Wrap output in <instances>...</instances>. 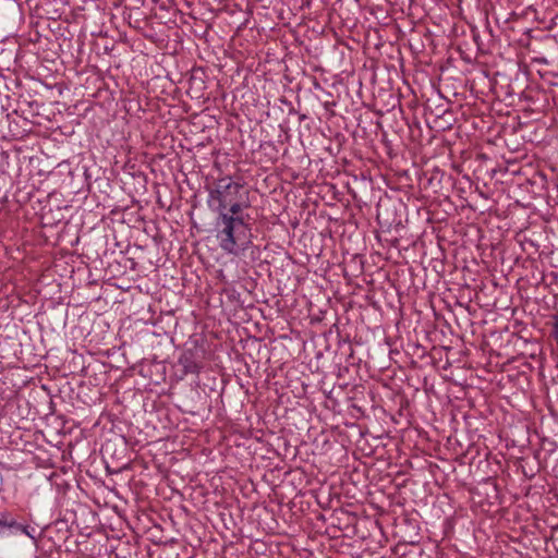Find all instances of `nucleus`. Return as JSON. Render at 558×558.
I'll use <instances>...</instances> for the list:
<instances>
[{"label": "nucleus", "mask_w": 558, "mask_h": 558, "mask_svg": "<svg viewBox=\"0 0 558 558\" xmlns=\"http://www.w3.org/2000/svg\"><path fill=\"white\" fill-rule=\"evenodd\" d=\"M252 228L248 219L232 215L216 218V239L227 254L239 256L252 245Z\"/></svg>", "instance_id": "obj_1"}, {"label": "nucleus", "mask_w": 558, "mask_h": 558, "mask_svg": "<svg viewBox=\"0 0 558 558\" xmlns=\"http://www.w3.org/2000/svg\"><path fill=\"white\" fill-rule=\"evenodd\" d=\"M14 525V519L7 511L0 512V527H10Z\"/></svg>", "instance_id": "obj_7"}, {"label": "nucleus", "mask_w": 558, "mask_h": 558, "mask_svg": "<svg viewBox=\"0 0 558 558\" xmlns=\"http://www.w3.org/2000/svg\"><path fill=\"white\" fill-rule=\"evenodd\" d=\"M244 186L240 182L233 181L231 177H222L208 190V206L215 211L221 207L225 209L232 201L241 198Z\"/></svg>", "instance_id": "obj_2"}, {"label": "nucleus", "mask_w": 558, "mask_h": 558, "mask_svg": "<svg viewBox=\"0 0 558 558\" xmlns=\"http://www.w3.org/2000/svg\"><path fill=\"white\" fill-rule=\"evenodd\" d=\"M548 326L550 338L555 341V344L558 349V314H554L550 316Z\"/></svg>", "instance_id": "obj_5"}, {"label": "nucleus", "mask_w": 558, "mask_h": 558, "mask_svg": "<svg viewBox=\"0 0 558 558\" xmlns=\"http://www.w3.org/2000/svg\"><path fill=\"white\" fill-rule=\"evenodd\" d=\"M250 207V203L247 197L243 199V195H241V198H236L230 203L228 207H225V209L217 208V218H222V216L226 214L227 216L232 215L235 218H245V216L242 215L243 209H246ZM248 218V216H246Z\"/></svg>", "instance_id": "obj_3"}, {"label": "nucleus", "mask_w": 558, "mask_h": 558, "mask_svg": "<svg viewBox=\"0 0 558 558\" xmlns=\"http://www.w3.org/2000/svg\"><path fill=\"white\" fill-rule=\"evenodd\" d=\"M179 364L183 367L184 374H197L202 366L192 350L184 351L179 357Z\"/></svg>", "instance_id": "obj_4"}, {"label": "nucleus", "mask_w": 558, "mask_h": 558, "mask_svg": "<svg viewBox=\"0 0 558 558\" xmlns=\"http://www.w3.org/2000/svg\"><path fill=\"white\" fill-rule=\"evenodd\" d=\"M10 529H15L20 532H22L23 534L27 535L28 537L31 538H35V535H34V532H35V529H31L28 525H23L21 523H17L15 520H14V525L13 526H10Z\"/></svg>", "instance_id": "obj_6"}]
</instances>
